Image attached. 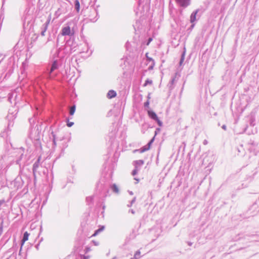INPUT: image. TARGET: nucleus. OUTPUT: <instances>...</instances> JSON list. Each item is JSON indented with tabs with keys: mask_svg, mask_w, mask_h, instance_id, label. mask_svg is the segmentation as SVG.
Segmentation results:
<instances>
[{
	"mask_svg": "<svg viewBox=\"0 0 259 259\" xmlns=\"http://www.w3.org/2000/svg\"><path fill=\"white\" fill-rule=\"evenodd\" d=\"M59 63L58 60L56 59L53 62L51 68L46 73L45 76L48 79H54L56 74H54V71L59 68Z\"/></svg>",
	"mask_w": 259,
	"mask_h": 259,
	"instance_id": "obj_1",
	"label": "nucleus"
},
{
	"mask_svg": "<svg viewBox=\"0 0 259 259\" xmlns=\"http://www.w3.org/2000/svg\"><path fill=\"white\" fill-rule=\"evenodd\" d=\"M28 137L31 140H38L40 138V131L37 124L34 127H30Z\"/></svg>",
	"mask_w": 259,
	"mask_h": 259,
	"instance_id": "obj_2",
	"label": "nucleus"
},
{
	"mask_svg": "<svg viewBox=\"0 0 259 259\" xmlns=\"http://www.w3.org/2000/svg\"><path fill=\"white\" fill-rule=\"evenodd\" d=\"M74 33L71 32L70 27L69 26H67L62 27L61 32L58 35L57 41H56V46L57 47L59 45V39L61 37L64 36H72L73 35Z\"/></svg>",
	"mask_w": 259,
	"mask_h": 259,
	"instance_id": "obj_3",
	"label": "nucleus"
},
{
	"mask_svg": "<svg viewBox=\"0 0 259 259\" xmlns=\"http://www.w3.org/2000/svg\"><path fill=\"white\" fill-rule=\"evenodd\" d=\"M97 187L99 191L104 194L108 192V183L105 182L104 178L100 180L97 185Z\"/></svg>",
	"mask_w": 259,
	"mask_h": 259,
	"instance_id": "obj_4",
	"label": "nucleus"
},
{
	"mask_svg": "<svg viewBox=\"0 0 259 259\" xmlns=\"http://www.w3.org/2000/svg\"><path fill=\"white\" fill-rule=\"evenodd\" d=\"M180 75L178 72H176L175 74L171 77L170 80L169 81L167 87L170 91H172L175 88V83L178 80Z\"/></svg>",
	"mask_w": 259,
	"mask_h": 259,
	"instance_id": "obj_5",
	"label": "nucleus"
},
{
	"mask_svg": "<svg viewBox=\"0 0 259 259\" xmlns=\"http://www.w3.org/2000/svg\"><path fill=\"white\" fill-rule=\"evenodd\" d=\"M11 255L7 259H20L19 256H17L16 249L14 245L9 249H8L6 252V254L11 253Z\"/></svg>",
	"mask_w": 259,
	"mask_h": 259,
	"instance_id": "obj_6",
	"label": "nucleus"
},
{
	"mask_svg": "<svg viewBox=\"0 0 259 259\" xmlns=\"http://www.w3.org/2000/svg\"><path fill=\"white\" fill-rule=\"evenodd\" d=\"M32 16L27 13H26L22 18L23 24L24 28L27 27L32 21Z\"/></svg>",
	"mask_w": 259,
	"mask_h": 259,
	"instance_id": "obj_7",
	"label": "nucleus"
},
{
	"mask_svg": "<svg viewBox=\"0 0 259 259\" xmlns=\"http://www.w3.org/2000/svg\"><path fill=\"white\" fill-rule=\"evenodd\" d=\"M40 160L41 156H39L33 165L32 171L34 181L36 179V174L37 172V169L40 165Z\"/></svg>",
	"mask_w": 259,
	"mask_h": 259,
	"instance_id": "obj_8",
	"label": "nucleus"
},
{
	"mask_svg": "<svg viewBox=\"0 0 259 259\" xmlns=\"http://www.w3.org/2000/svg\"><path fill=\"white\" fill-rule=\"evenodd\" d=\"M66 48L70 47V51L71 52H75L76 51V47L77 45L75 42H73V39L71 38L66 41L65 44Z\"/></svg>",
	"mask_w": 259,
	"mask_h": 259,
	"instance_id": "obj_9",
	"label": "nucleus"
},
{
	"mask_svg": "<svg viewBox=\"0 0 259 259\" xmlns=\"http://www.w3.org/2000/svg\"><path fill=\"white\" fill-rule=\"evenodd\" d=\"M249 118V124L251 126H254L256 125L255 114L254 112H251L248 116Z\"/></svg>",
	"mask_w": 259,
	"mask_h": 259,
	"instance_id": "obj_10",
	"label": "nucleus"
},
{
	"mask_svg": "<svg viewBox=\"0 0 259 259\" xmlns=\"http://www.w3.org/2000/svg\"><path fill=\"white\" fill-rule=\"evenodd\" d=\"M177 3L182 7L186 8L190 4V0H176Z\"/></svg>",
	"mask_w": 259,
	"mask_h": 259,
	"instance_id": "obj_11",
	"label": "nucleus"
},
{
	"mask_svg": "<svg viewBox=\"0 0 259 259\" xmlns=\"http://www.w3.org/2000/svg\"><path fill=\"white\" fill-rule=\"evenodd\" d=\"M90 13L92 15H93V16L95 15V16L93 18H92L90 16L89 19H90V21H91L92 22H96L98 19V13H97V10L95 9H92L91 10Z\"/></svg>",
	"mask_w": 259,
	"mask_h": 259,
	"instance_id": "obj_12",
	"label": "nucleus"
},
{
	"mask_svg": "<svg viewBox=\"0 0 259 259\" xmlns=\"http://www.w3.org/2000/svg\"><path fill=\"white\" fill-rule=\"evenodd\" d=\"M144 164V161L143 160H138L133 161V165L136 168L140 169L141 167Z\"/></svg>",
	"mask_w": 259,
	"mask_h": 259,
	"instance_id": "obj_13",
	"label": "nucleus"
},
{
	"mask_svg": "<svg viewBox=\"0 0 259 259\" xmlns=\"http://www.w3.org/2000/svg\"><path fill=\"white\" fill-rule=\"evenodd\" d=\"M50 20H51V16H50V17L48 18L47 20L45 22V23L41 27V28H40L41 31L46 32L47 30L48 29V26L50 24Z\"/></svg>",
	"mask_w": 259,
	"mask_h": 259,
	"instance_id": "obj_14",
	"label": "nucleus"
},
{
	"mask_svg": "<svg viewBox=\"0 0 259 259\" xmlns=\"http://www.w3.org/2000/svg\"><path fill=\"white\" fill-rule=\"evenodd\" d=\"M199 9H197L195 11H193L192 13L191 14L190 21L191 23H193L196 21V15L199 12Z\"/></svg>",
	"mask_w": 259,
	"mask_h": 259,
	"instance_id": "obj_15",
	"label": "nucleus"
},
{
	"mask_svg": "<svg viewBox=\"0 0 259 259\" xmlns=\"http://www.w3.org/2000/svg\"><path fill=\"white\" fill-rule=\"evenodd\" d=\"M150 148V147H148V145H146L143 147H142V148H141L140 149H136L134 151V152L135 153L136 152H138L140 153H143L146 151H148V150H149Z\"/></svg>",
	"mask_w": 259,
	"mask_h": 259,
	"instance_id": "obj_16",
	"label": "nucleus"
},
{
	"mask_svg": "<svg viewBox=\"0 0 259 259\" xmlns=\"http://www.w3.org/2000/svg\"><path fill=\"white\" fill-rule=\"evenodd\" d=\"M93 200L94 196H89L86 198L87 204L90 207H92L93 205Z\"/></svg>",
	"mask_w": 259,
	"mask_h": 259,
	"instance_id": "obj_17",
	"label": "nucleus"
},
{
	"mask_svg": "<svg viewBox=\"0 0 259 259\" xmlns=\"http://www.w3.org/2000/svg\"><path fill=\"white\" fill-rule=\"evenodd\" d=\"M29 234L27 232H25L23 234L22 239L21 241V245L23 246L25 242L28 240Z\"/></svg>",
	"mask_w": 259,
	"mask_h": 259,
	"instance_id": "obj_18",
	"label": "nucleus"
},
{
	"mask_svg": "<svg viewBox=\"0 0 259 259\" xmlns=\"http://www.w3.org/2000/svg\"><path fill=\"white\" fill-rule=\"evenodd\" d=\"M116 92L114 90H110L107 95V97L108 99H112L116 96Z\"/></svg>",
	"mask_w": 259,
	"mask_h": 259,
	"instance_id": "obj_19",
	"label": "nucleus"
},
{
	"mask_svg": "<svg viewBox=\"0 0 259 259\" xmlns=\"http://www.w3.org/2000/svg\"><path fill=\"white\" fill-rule=\"evenodd\" d=\"M148 114L149 117L153 120H155L156 118L158 117L155 112L152 110H149L148 111Z\"/></svg>",
	"mask_w": 259,
	"mask_h": 259,
	"instance_id": "obj_20",
	"label": "nucleus"
},
{
	"mask_svg": "<svg viewBox=\"0 0 259 259\" xmlns=\"http://www.w3.org/2000/svg\"><path fill=\"white\" fill-rule=\"evenodd\" d=\"M186 48L184 47L183 51L181 54V59H180V62H179L180 66H181L182 65V64L184 61L185 55H186Z\"/></svg>",
	"mask_w": 259,
	"mask_h": 259,
	"instance_id": "obj_21",
	"label": "nucleus"
},
{
	"mask_svg": "<svg viewBox=\"0 0 259 259\" xmlns=\"http://www.w3.org/2000/svg\"><path fill=\"white\" fill-rule=\"evenodd\" d=\"M104 228H105L104 226H101L99 229H98L97 230L95 231L94 234H93L92 235L91 237L96 236L99 233L103 231L104 230Z\"/></svg>",
	"mask_w": 259,
	"mask_h": 259,
	"instance_id": "obj_22",
	"label": "nucleus"
},
{
	"mask_svg": "<svg viewBox=\"0 0 259 259\" xmlns=\"http://www.w3.org/2000/svg\"><path fill=\"white\" fill-rule=\"evenodd\" d=\"M31 141L34 143V145L35 146L36 148L38 149L39 148H41V143L40 139H38V140H33Z\"/></svg>",
	"mask_w": 259,
	"mask_h": 259,
	"instance_id": "obj_23",
	"label": "nucleus"
},
{
	"mask_svg": "<svg viewBox=\"0 0 259 259\" xmlns=\"http://www.w3.org/2000/svg\"><path fill=\"white\" fill-rule=\"evenodd\" d=\"M74 9L77 12H79L80 10V3L79 0H75L74 3Z\"/></svg>",
	"mask_w": 259,
	"mask_h": 259,
	"instance_id": "obj_24",
	"label": "nucleus"
},
{
	"mask_svg": "<svg viewBox=\"0 0 259 259\" xmlns=\"http://www.w3.org/2000/svg\"><path fill=\"white\" fill-rule=\"evenodd\" d=\"M111 189L113 192L115 193H119V189L116 184H113V185H112L111 186Z\"/></svg>",
	"mask_w": 259,
	"mask_h": 259,
	"instance_id": "obj_25",
	"label": "nucleus"
},
{
	"mask_svg": "<svg viewBox=\"0 0 259 259\" xmlns=\"http://www.w3.org/2000/svg\"><path fill=\"white\" fill-rule=\"evenodd\" d=\"M75 105H73L71 107H70L69 113L70 115H73L75 111Z\"/></svg>",
	"mask_w": 259,
	"mask_h": 259,
	"instance_id": "obj_26",
	"label": "nucleus"
},
{
	"mask_svg": "<svg viewBox=\"0 0 259 259\" xmlns=\"http://www.w3.org/2000/svg\"><path fill=\"white\" fill-rule=\"evenodd\" d=\"M140 254L141 252L140 251V250L137 251L134 254V257L132 258V259H139L140 257Z\"/></svg>",
	"mask_w": 259,
	"mask_h": 259,
	"instance_id": "obj_27",
	"label": "nucleus"
},
{
	"mask_svg": "<svg viewBox=\"0 0 259 259\" xmlns=\"http://www.w3.org/2000/svg\"><path fill=\"white\" fill-rule=\"evenodd\" d=\"M60 10L61 9L59 8L55 12L54 15L56 18H58L61 15V13Z\"/></svg>",
	"mask_w": 259,
	"mask_h": 259,
	"instance_id": "obj_28",
	"label": "nucleus"
},
{
	"mask_svg": "<svg viewBox=\"0 0 259 259\" xmlns=\"http://www.w3.org/2000/svg\"><path fill=\"white\" fill-rule=\"evenodd\" d=\"M154 120L157 122V124L159 126H162V125H163L162 122L160 120H159V119L158 117L157 118H156Z\"/></svg>",
	"mask_w": 259,
	"mask_h": 259,
	"instance_id": "obj_29",
	"label": "nucleus"
},
{
	"mask_svg": "<svg viewBox=\"0 0 259 259\" xmlns=\"http://www.w3.org/2000/svg\"><path fill=\"white\" fill-rule=\"evenodd\" d=\"M52 135L53 137V143L54 146L56 145V135H55L53 132H52Z\"/></svg>",
	"mask_w": 259,
	"mask_h": 259,
	"instance_id": "obj_30",
	"label": "nucleus"
},
{
	"mask_svg": "<svg viewBox=\"0 0 259 259\" xmlns=\"http://www.w3.org/2000/svg\"><path fill=\"white\" fill-rule=\"evenodd\" d=\"M155 136H154L148 142V143L147 144L148 145V147L151 146V144L153 143L155 140Z\"/></svg>",
	"mask_w": 259,
	"mask_h": 259,
	"instance_id": "obj_31",
	"label": "nucleus"
},
{
	"mask_svg": "<svg viewBox=\"0 0 259 259\" xmlns=\"http://www.w3.org/2000/svg\"><path fill=\"white\" fill-rule=\"evenodd\" d=\"M155 136H154L148 142V143L147 144L148 145V147L151 146V144L153 143L155 140Z\"/></svg>",
	"mask_w": 259,
	"mask_h": 259,
	"instance_id": "obj_32",
	"label": "nucleus"
},
{
	"mask_svg": "<svg viewBox=\"0 0 259 259\" xmlns=\"http://www.w3.org/2000/svg\"><path fill=\"white\" fill-rule=\"evenodd\" d=\"M136 198L134 197L129 203V204H127V206L128 207H130L132 206L133 204L135 202Z\"/></svg>",
	"mask_w": 259,
	"mask_h": 259,
	"instance_id": "obj_33",
	"label": "nucleus"
},
{
	"mask_svg": "<svg viewBox=\"0 0 259 259\" xmlns=\"http://www.w3.org/2000/svg\"><path fill=\"white\" fill-rule=\"evenodd\" d=\"M140 170V169L138 168H136L135 167L134 169L132 171V174L133 176H135L138 174V172Z\"/></svg>",
	"mask_w": 259,
	"mask_h": 259,
	"instance_id": "obj_34",
	"label": "nucleus"
},
{
	"mask_svg": "<svg viewBox=\"0 0 259 259\" xmlns=\"http://www.w3.org/2000/svg\"><path fill=\"white\" fill-rule=\"evenodd\" d=\"M3 232V222L0 223V236Z\"/></svg>",
	"mask_w": 259,
	"mask_h": 259,
	"instance_id": "obj_35",
	"label": "nucleus"
},
{
	"mask_svg": "<svg viewBox=\"0 0 259 259\" xmlns=\"http://www.w3.org/2000/svg\"><path fill=\"white\" fill-rule=\"evenodd\" d=\"M152 81L151 80H150V79H147L145 81V83H144V86H146V85H148V84H152Z\"/></svg>",
	"mask_w": 259,
	"mask_h": 259,
	"instance_id": "obj_36",
	"label": "nucleus"
},
{
	"mask_svg": "<svg viewBox=\"0 0 259 259\" xmlns=\"http://www.w3.org/2000/svg\"><path fill=\"white\" fill-rule=\"evenodd\" d=\"M67 125L68 127H71L74 124V122H70L68 118L67 119Z\"/></svg>",
	"mask_w": 259,
	"mask_h": 259,
	"instance_id": "obj_37",
	"label": "nucleus"
},
{
	"mask_svg": "<svg viewBox=\"0 0 259 259\" xmlns=\"http://www.w3.org/2000/svg\"><path fill=\"white\" fill-rule=\"evenodd\" d=\"M29 121L31 125V127H33L32 125V124L34 123V119L33 118H29Z\"/></svg>",
	"mask_w": 259,
	"mask_h": 259,
	"instance_id": "obj_38",
	"label": "nucleus"
},
{
	"mask_svg": "<svg viewBox=\"0 0 259 259\" xmlns=\"http://www.w3.org/2000/svg\"><path fill=\"white\" fill-rule=\"evenodd\" d=\"M54 37H55V33H54L52 36L50 35V36L48 38V41H52L53 40V39L54 38Z\"/></svg>",
	"mask_w": 259,
	"mask_h": 259,
	"instance_id": "obj_39",
	"label": "nucleus"
},
{
	"mask_svg": "<svg viewBox=\"0 0 259 259\" xmlns=\"http://www.w3.org/2000/svg\"><path fill=\"white\" fill-rule=\"evenodd\" d=\"M249 144H250L253 146H256L257 145V143L254 142L253 141H250L249 142Z\"/></svg>",
	"mask_w": 259,
	"mask_h": 259,
	"instance_id": "obj_40",
	"label": "nucleus"
},
{
	"mask_svg": "<svg viewBox=\"0 0 259 259\" xmlns=\"http://www.w3.org/2000/svg\"><path fill=\"white\" fill-rule=\"evenodd\" d=\"M160 131V128L159 127H157L156 128V130L155 131V135L154 136H156L157 134Z\"/></svg>",
	"mask_w": 259,
	"mask_h": 259,
	"instance_id": "obj_41",
	"label": "nucleus"
},
{
	"mask_svg": "<svg viewBox=\"0 0 259 259\" xmlns=\"http://www.w3.org/2000/svg\"><path fill=\"white\" fill-rule=\"evenodd\" d=\"M81 259H89V256H85L84 255H80Z\"/></svg>",
	"mask_w": 259,
	"mask_h": 259,
	"instance_id": "obj_42",
	"label": "nucleus"
},
{
	"mask_svg": "<svg viewBox=\"0 0 259 259\" xmlns=\"http://www.w3.org/2000/svg\"><path fill=\"white\" fill-rule=\"evenodd\" d=\"M152 40V38L151 37H149L147 40V42L146 43V45L148 46L150 42Z\"/></svg>",
	"mask_w": 259,
	"mask_h": 259,
	"instance_id": "obj_43",
	"label": "nucleus"
},
{
	"mask_svg": "<svg viewBox=\"0 0 259 259\" xmlns=\"http://www.w3.org/2000/svg\"><path fill=\"white\" fill-rule=\"evenodd\" d=\"M149 101H147L146 102H145L144 103V106L145 107H149Z\"/></svg>",
	"mask_w": 259,
	"mask_h": 259,
	"instance_id": "obj_44",
	"label": "nucleus"
},
{
	"mask_svg": "<svg viewBox=\"0 0 259 259\" xmlns=\"http://www.w3.org/2000/svg\"><path fill=\"white\" fill-rule=\"evenodd\" d=\"M92 242L95 246H98L99 244L98 241H96L95 240H93Z\"/></svg>",
	"mask_w": 259,
	"mask_h": 259,
	"instance_id": "obj_45",
	"label": "nucleus"
},
{
	"mask_svg": "<svg viewBox=\"0 0 259 259\" xmlns=\"http://www.w3.org/2000/svg\"><path fill=\"white\" fill-rule=\"evenodd\" d=\"M146 56H147V59L149 60V61H152L153 62V65H154V60L153 59H152L151 58L147 57V55H146Z\"/></svg>",
	"mask_w": 259,
	"mask_h": 259,
	"instance_id": "obj_46",
	"label": "nucleus"
},
{
	"mask_svg": "<svg viewBox=\"0 0 259 259\" xmlns=\"http://www.w3.org/2000/svg\"><path fill=\"white\" fill-rule=\"evenodd\" d=\"M60 50H61V48H59V49L57 51V52H56V53L55 54V57L58 56Z\"/></svg>",
	"mask_w": 259,
	"mask_h": 259,
	"instance_id": "obj_47",
	"label": "nucleus"
},
{
	"mask_svg": "<svg viewBox=\"0 0 259 259\" xmlns=\"http://www.w3.org/2000/svg\"><path fill=\"white\" fill-rule=\"evenodd\" d=\"M138 25H139V23H138V21H137L136 23V24L133 25V26L134 27L135 29H136V27H137L138 28H139Z\"/></svg>",
	"mask_w": 259,
	"mask_h": 259,
	"instance_id": "obj_48",
	"label": "nucleus"
},
{
	"mask_svg": "<svg viewBox=\"0 0 259 259\" xmlns=\"http://www.w3.org/2000/svg\"><path fill=\"white\" fill-rule=\"evenodd\" d=\"M129 212H131L132 214H135V211L133 209H131L129 210Z\"/></svg>",
	"mask_w": 259,
	"mask_h": 259,
	"instance_id": "obj_49",
	"label": "nucleus"
},
{
	"mask_svg": "<svg viewBox=\"0 0 259 259\" xmlns=\"http://www.w3.org/2000/svg\"><path fill=\"white\" fill-rule=\"evenodd\" d=\"M203 144L206 145L208 144V141L206 140H204L203 142Z\"/></svg>",
	"mask_w": 259,
	"mask_h": 259,
	"instance_id": "obj_50",
	"label": "nucleus"
},
{
	"mask_svg": "<svg viewBox=\"0 0 259 259\" xmlns=\"http://www.w3.org/2000/svg\"><path fill=\"white\" fill-rule=\"evenodd\" d=\"M45 31H41L40 34L41 36H45Z\"/></svg>",
	"mask_w": 259,
	"mask_h": 259,
	"instance_id": "obj_51",
	"label": "nucleus"
},
{
	"mask_svg": "<svg viewBox=\"0 0 259 259\" xmlns=\"http://www.w3.org/2000/svg\"><path fill=\"white\" fill-rule=\"evenodd\" d=\"M14 116V115H11L10 114H9L7 117L9 119H10L11 117H13Z\"/></svg>",
	"mask_w": 259,
	"mask_h": 259,
	"instance_id": "obj_52",
	"label": "nucleus"
},
{
	"mask_svg": "<svg viewBox=\"0 0 259 259\" xmlns=\"http://www.w3.org/2000/svg\"><path fill=\"white\" fill-rule=\"evenodd\" d=\"M22 246H21V247H20V250H19V255H21V250H22Z\"/></svg>",
	"mask_w": 259,
	"mask_h": 259,
	"instance_id": "obj_53",
	"label": "nucleus"
},
{
	"mask_svg": "<svg viewBox=\"0 0 259 259\" xmlns=\"http://www.w3.org/2000/svg\"><path fill=\"white\" fill-rule=\"evenodd\" d=\"M222 128L224 129V130H226V128H227V126L226 125H223L222 126Z\"/></svg>",
	"mask_w": 259,
	"mask_h": 259,
	"instance_id": "obj_54",
	"label": "nucleus"
},
{
	"mask_svg": "<svg viewBox=\"0 0 259 259\" xmlns=\"http://www.w3.org/2000/svg\"><path fill=\"white\" fill-rule=\"evenodd\" d=\"M90 250V248L88 247L85 248V252H88Z\"/></svg>",
	"mask_w": 259,
	"mask_h": 259,
	"instance_id": "obj_55",
	"label": "nucleus"
},
{
	"mask_svg": "<svg viewBox=\"0 0 259 259\" xmlns=\"http://www.w3.org/2000/svg\"><path fill=\"white\" fill-rule=\"evenodd\" d=\"M39 245V243L35 245V247L37 249V250L38 249Z\"/></svg>",
	"mask_w": 259,
	"mask_h": 259,
	"instance_id": "obj_56",
	"label": "nucleus"
},
{
	"mask_svg": "<svg viewBox=\"0 0 259 259\" xmlns=\"http://www.w3.org/2000/svg\"><path fill=\"white\" fill-rule=\"evenodd\" d=\"M194 24H192L191 25L190 29H193V27H194Z\"/></svg>",
	"mask_w": 259,
	"mask_h": 259,
	"instance_id": "obj_57",
	"label": "nucleus"
},
{
	"mask_svg": "<svg viewBox=\"0 0 259 259\" xmlns=\"http://www.w3.org/2000/svg\"><path fill=\"white\" fill-rule=\"evenodd\" d=\"M137 3L139 4V5H140L142 0H137Z\"/></svg>",
	"mask_w": 259,
	"mask_h": 259,
	"instance_id": "obj_58",
	"label": "nucleus"
},
{
	"mask_svg": "<svg viewBox=\"0 0 259 259\" xmlns=\"http://www.w3.org/2000/svg\"><path fill=\"white\" fill-rule=\"evenodd\" d=\"M188 245H189V246H191V245H192V243H191V242H189V243H188Z\"/></svg>",
	"mask_w": 259,
	"mask_h": 259,
	"instance_id": "obj_59",
	"label": "nucleus"
},
{
	"mask_svg": "<svg viewBox=\"0 0 259 259\" xmlns=\"http://www.w3.org/2000/svg\"><path fill=\"white\" fill-rule=\"evenodd\" d=\"M237 150H238V151L239 153H240L241 152V150L239 148H237Z\"/></svg>",
	"mask_w": 259,
	"mask_h": 259,
	"instance_id": "obj_60",
	"label": "nucleus"
},
{
	"mask_svg": "<svg viewBox=\"0 0 259 259\" xmlns=\"http://www.w3.org/2000/svg\"><path fill=\"white\" fill-rule=\"evenodd\" d=\"M134 179H135V180H137V181H139V179H137V178H134Z\"/></svg>",
	"mask_w": 259,
	"mask_h": 259,
	"instance_id": "obj_61",
	"label": "nucleus"
},
{
	"mask_svg": "<svg viewBox=\"0 0 259 259\" xmlns=\"http://www.w3.org/2000/svg\"><path fill=\"white\" fill-rule=\"evenodd\" d=\"M153 68V66H151L149 67V69H152Z\"/></svg>",
	"mask_w": 259,
	"mask_h": 259,
	"instance_id": "obj_62",
	"label": "nucleus"
},
{
	"mask_svg": "<svg viewBox=\"0 0 259 259\" xmlns=\"http://www.w3.org/2000/svg\"><path fill=\"white\" fill-rule=\"evenodd\" d=\"M248 127V126L247 125L246 127H245V130H246L247 129V128Z\"/></svg>",
	"mask_w": 259,
	"mask_h": 259,
	"instance_id": "obj_63",
	"label": "nucleus"
},
{
	"mask_svg": "<svg viewBox=\"0 0 259 259\" xmlns=\"http://www.w3.org/2000/svg\"><path fill=\"white\" fill-rule=\"evenodd\" d=\"M105 206H103V209H105Z\"/></svg>",
	"mask_w": 259,
	"mask_h": 259,
	"instance_id": "obj_64",
	"label": "nucleus"
}]
</instances>
